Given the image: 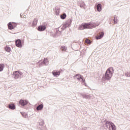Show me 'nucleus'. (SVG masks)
<instances>
[{
  "mask_svg": "<svg viewBox=\"0 0 130 130\" xmlns=\"http://www.w3.org/2000/svg\"><path fill=\"white\" fill-rule=\"evenodd\" d=\"M83 85H86V83H84L83 84Z\"/></svg>",
  "mask_w": 130,
  "mask_h": 130,
  "instance_id": "f704fd0d",
  "label": "nucleus"
},
{
  "mask_svg": "<svg viewBox=\"0 0 130 130\" xmlns=\"http://www.w3.org/2000/svg\"><path fill=\"white\" fill-rule=\"evenodd\" d=\"M61 49L62 51H66V50H67V47H66V46H62L61 47Z\"/></svg>",
  "mask_w": 130,
  "mask_h": 130,
  "instance_id": "cd10ccee",
  "label": "nucleus"
},
{
  "mask_svg": "<svg viewBox=\"0 0 130 130\" xmlns=\"http://www.w3.org/2000/svg\"><path fill=\"white\" fill-rule=\"evenodd\" d=\"M5 50L6 51H7V52H10L11 51V48L8 46H7L5 47Z\"/></svg>",
  "mask_w": 130,
  "mask_h": 130,
  "instance_id": "b1692460",
  "label": "nucleus"
},
{
  "mask_svg": "<svg viewBox=\"0 0 130 130\" xmlns=\"http://www.w3.org/2000/svg\"><path fill=\"white\" fill-rule=\"evenodd\" d=\"M4 68H5V64H0V72H3L4 71Z\"/></svg>",
  "mask_w": 130,
  "mask_h": 130,
  "instance_id": "5701e85b",
  "label": "nucleus"
},
{
  "mask_svg": "<svg viewBox=\"0 0 130 130\" xmlns=\"http://www.w3.org/2000/svg\"><path fill=\"white\" fill-rule=\"evenodd\" d=\"M82 130H89V128H87L86 127H84Z\"/></svg>",
  "mask_w": 130,
  "mask_h": 130,
  "instance_id": "2f4dec72",
  "label": "nucleus"
},
{
  "mask_svg": "<svg viewBox=\"0 0 130 130\" xmlns=\"http://www.w3.org/2000/svg\"><path fill=\"white\" fill-rule=\"evenodd\" d=\"M39 62H40V61H39V62H38V63H39Z\"/></svg>",
  "mask_w": 130,
  "mask_h": 130,
  "instance_id": "72a5a7b5",
  "label": "nucleus"
},
{
  "mask_svg": "<svg viewBox=\"0 0 130 130\" xmlns=\"http://www.w3.org/2000/svg\"><path fill=\"white\" fill-rule=\"evenodd\" d=\"M81 82L82 83H85V79L82 77V79H81Z\"/></svg>",
  "mask_w": 130,
  "mask_h": 130,
  "instance_id": "7c9ffc66",
  "label": "nucleus"
},
{
  "mask_svg": "<svg viewBox=\"0 0 130 130\" xmlns=\"http://www.w3.org/2000/svg\"><path fill=\"white\" fill-rule=\"evenodd\" d=\"M96 27V24H92V23L89 22L88 23H84L81 24L79 27V30H84V29H93Z\"/></svg>",
  "mask_w": 130,
  "mask_h": 130,
  "instance_id": "f03ea898",
  "label": "nucleus"
},
{
  "mask_svg": "<svg viewBox=\"0 0 130 130\" xmlns=\"http://www.w3.org/2000/svg\"><path fill=\"white\" fill-rule=\"evenodd\" d=\"M67 18V14L63 13L62 14L60 15V18L61 20H64Z\"/></svg>",
  "mask_w": 130,
  "mask_h": 130,
  "instance_id": "4be33fe9",
  "label": "nucleus"
},
{
  "mask_svg": "<svg viewBox=\"0 0 130 130\" xmlns=\"http://www.w3.org/2000/svg\"><path fill=\"white\" fill-rule=\"evenodd\" d=\"M19 103L21 106H25V105L28 104V101L24 100H20Z\"/></svg>",
  "mask_w": 130,
  "mask_h": 130,
  "instance_id": "1a4fd4ad",
  "label": "nucleus"
},
{
  "mask_svg": "<svg viewBox=\"0 0 130 130\" xmlns=\"http://www.w3.org/2000/svg\"><path fill=\"white\" fill-rule=\"evenodd\" d=\"M81 96L83 97V98H84L85 99H89V98H90V95L84 93L81 94Z\"/></svg>",
  "mask_w": 130,
  "mask_h": 130,
  "instance_id": "412c9836",
  "label": "nucleus"
},
{
  "mask_svg": "<svg viewBox=\"0 0 130 130\" xmlns=\"http://www.w3.org/2000/svg\"><path fill=\"white\" fill-rule=\"evenodd\" d=\"M114 24H117V19H116V16L114 17Z\"/></svg>",
  "mask_w": 130,
  "mask_h": 130,
  "instance_id": "c85d7f7f",
  "label": "nucleus"
},
{
  "mask_svg": "<svg viewBox=\"0 0 130 130\" xmlns=\"http://www.w3.org/2000/svg\"><path fill=\"white\" fill-rule=\"evenodd\" d=\"M20 113L22 115V116H23V117H24V118H27V114H26L25 113H24V112H20Z\"/></svg>",
  "mask_w": 130,
  "mask_h": 130,
  "instance_id": "393cba45",
  "label": "nucleus"
},
{
  "mask_svg": "<svg viewBox=\"0 0 130 130\" xmlns=\"http://www.w3.org/2000/svg\"><path fill=\"white\" fill-rule=\"evenodd\" d=\"M55 13L56 16H58V15H59V8L58 7H56L55 8Z\"/></svg>",
  "mask_w": 130,
  "mask_h": 130,
  "instance_id": "aec40b11",
  "label": "nucleus"
},
{
  "mask_svg": "<svg viewBox=\"0 0 130 130\" xmlns=\"http://www.w3.org/2000/svg\"><path fill=\"white\" fill-rule=\"evenodd\" d=\"M24 42L23 41H21L20 39H17L15 40V45L17 47H19V48H21L23 47L22 43Z\"/></svg>",
  "mask_w": 130,
  "mask_h": 130,
  "instance_id": "0eeeda50",
  "label": "nucleus"
},
{
  "mask_svg": "<svg viewBox=\"0 0 130 130\" xmlns=\"http://www.w3.org/2000/svg\"><path fill=\"white\" fill-rule=\"evenodd\" d=\"M85 43H87V44H91V41H90L89 39H86L85 41Z\"/></svg>",
  "mask_w": 130,
  "mask_h": 130,
  "instance_id": "a878e982",
  "label": "nucleus"
},
{
  "mask_svg": "<svg viewBox=\"0 0 130 130\" xmlns=\"http://www.w3.org/2000/svg\"><path fill=\"white\" fill-rule=\"evenodd\" d=\"M52 74L53 75V76H54V77H58V76H59V75H60V71H53L52 72Z\"/></svg>",
  "mask_w": 130,
  "mask_h": 130,
  "instance_id": "2eb2a0df",
  "label": "nucleus"
},
{
  "mask_svg": "<svg viewBox=\"0 0 130 130\" xmlns=\"http://www.w3.org/2000/svg\"><path fill=\"white\" fill-rule=\"evenodd\" d=\"M45 29H46V26L45 25H40L38 27V31H40V32L42 31H45Z\"/></svg>",
  "mask_w": 130,
  "mask_h": 130,
  "instance_id": "9b49d317",
  "label": "nucleus"
},
{
  "mask_svg": "<svg viewBox=\"0 0 130 130\" xmlns=\"http://www.w3.org/2000/svg\"><path fill=\"white\" fill-rule=\"evenodd\" d=\"M38 22V19L35 18L32 22V27L36 26V25H37Z\"/></svg>",
  "mask_w": 130,
  "mask_h": 130,
  "instance_id": "6ab92c4d",
  "label": "nucleus"
},
{
  "mask_svg": "<svg viewBox=\"0 0 130 130\" xmlns=\"http://www.w3.org/2000/svg\"><path fill=\"white\" fill-rule=\"evenodd\" d=\"M78 5L80 7V8H85L86 5H85V2L84 1H81L78 3Z\"/></svg>",
  "mask_w": 130,
  "mask_h": 130,
  "instance_id": "a211bd4d",
  "label": "nucleus"
},
{
  "mask_svg": "<svg viewBox=\"0 0 130 130\" xmlns=\"http://www.w3.org/2000/svg\"><path fill=\"white\" fill-rule=\"evenodd\" d=\"M104 36V32L101 31L100 32L98 36L95 37V39H96V40H99V39H101L102 38H103Z\"/></svg>",
  "mask_w": 130,
  "mask_h": 130,
  "instance_id": "9d476101",
  "label": "nucleus"
},
{
  "mask_svg": "<svg viewBox=\"0 0 130 130\" xmlns=\"http://www.w3.org/2000/svg\"><path fill=\"white\" fill-rule=\"evenodd\" d=\"M8 108L9 109H11L12 110H15L16 109V106L14 104H10L8 106Z\"/></svg>",
  "mask_w": 130,
  "mask_h": 130,
  "instance_id": "dca6fc26",
  "label": "nucleus"
},
{
  "mask_svg": "<svg viewBox=\"0 0 130 130\" xmlns=\"http://www.w3.org/2000/svg\"><path fill=\"white\" fill-rule=\"evenodd\" d=\"M8 28L9 30H13V29H15L16 27H17V23L15 22H9L8 24Z\"/></svg>",
  "mask_w": 130,
  "mask_h": 130,
  "instance_id": "423d86ee",
  "label": "nucleus"
},
{
  "mask_svg": "<svg viewBox=\"0 0 130 130\" xmlns=\"http://www.w3.org/2000/svg\"><path fill=\"white\" fill-rule=\"evenodd\" d=\"M39 124L41 126H43V125H44V121L42 120L41 122H39Z\"/></svg>",
  "mask_w": 130,
  "mask_h": 130,
  "instance_id": "bb28decb",
  "label": "nucleus"
},
{
  "mask_svg": "<svg viewBox=\"0 0 130 130\" xmlns=\"http://www.w3.org/2000/svg\"><path fill=\"white\" fill-rule=\"evenodd\" d=\"M112 72H113V68L110 67L109 69H107L106 71L105 76L103 77V80L104 81H106L107 80H110L111 78L112 77Z\"/></svg>",
  "mask_w": 130,
  "mask_h": 130,
  "instance_id": "f257e3e1",
  "label": "nucleus"
},
{
  "mask_svg": "<svg viewBox=\"0 0 130 130\" xmlns=\"http://www.w3.org/2000/svg\"><path fill=\"white\" fill-rule=\"evenodd\" d=\"M106 126L109 130H116V126L111 121H108L106 122Z\"/></svg>",
  "mask_w": 130,
  "mask_h": 130,
  "instance_id": "20e7f679",
  "label": "nucleus"
},
{
  "mask_svg": "<svg viewBox=\"0 0 130 130\" xmlns=\"http://www.w3.org/2000/svg\"><path fill=\"white\" fill-rule=\"evenodd\" d=\"M96 10L98 12H101L102 11V5L101 4H99L96 5Z\"/></svg>",
  "mask_w": 130,
  "mask_h": 130,
  "instance_id": "f3484780",
  "label": "nucleus"
},
{
  "mask_svg": "<svg viewBox=\"0 0 130 130\" xmlns=\"http://www.w3.org/2000/svg\"><path fill=\"white\" fill-rule=\"evenodd\" d=\"M74 79L76 78L78 81H81L83 78V76L81 74H76L74 76Z\"/></svg>",
  "mask_w": 130,
  "mask_h": 130,
  "instance_id": "ddd939ff",
  "label": "nucleus"
},
{
  "mask_svg": "<svg viewBox=\"0 0 130 130\" xmlns=\"http://www.w3.org/2000/svg\"><path fill=\"white\" fill-rule=\"evenodd\" d=\"M44 105L43 104H40L38 105V106L37 107L36 109L38 110V111H41L43 109Z\"/></svg>",
  "mask_w": 130,
  "mask_h": 130,
  "instance_id": "4468645a",
  "label": "nucleus"
},
{
  "mask_svg": "<svg viewBox=\"0 0 130 130\" xmlns=\"http://www.w3.org/2000/svg\"><path fill=\"white\" fill-rule=\"evenodd\" d=\"M49 63L48 59H47V58H45L43 61L39 64V68H41V67H42V64H44V66H48Z\"/></svg>",
  "mask_w": 130,
  "mask_h": 130,
  "instance_id": "6e6552de",
  "label": "nucleus"
},
{
  "mask_svg": "<svg viewBox=\"0 0 130 130\" xmlns=\"http://www.w3.org/2000/svg\"><path fill=\"white\" fill-rule=\"evenodd\" d=\"M24 77L23 73L20 71H15L12 74V78L15 80H18V79H22Z\"/></svg>",
  "mask_w": 130,
  "mask_h": 130,
  "instance_id": "7ed1b4c3",
  "label": "nucleus"
},
{
  "mask_svg": "<svg viewBox=\"0 0 130 130\" xmlns=\"http://www.w3.org/2000/svg\"><path fill=\"white\" fill-rule=\"evenodd\" d=\"M125 76H126V77H130V74L128 73H126L125 74Z\"/></svg>",
  "mask_w": 130,
  "mask_h": 130,
  "instance_id": "c756f323",
  "label": "nucleus"
},
{
  "mask_svg": "<svg viewBox=\"0 0 130 130\" xmlns=\"http://www.w3.org/2000/svg\"><path fill=\"white\" fill-rule=\"evenodd\" d=\"M72 22H73V19H69L67 21H66V23L63 25L62 27L60 28L62 31L63 30H66L68 27H71V25L72 24Z\"/></svg>",
  "mask_w": 130,
  "mask_h": 130,
  "instance_id": "39448f33",
  "label": "nucleus"
},
{
  "mask_svg": "<svg viewBox=\"0 0 130 130\" xmlns=\"http://www.w3.org/2000/svg\"><path fill=\"white\" fill-rule=\"evenodd\" d=\"M59 72H60V73H61L62 72V70H60Z\"/></svg>",
  "mask_w": 130,
  "mask_h": 130,
  "instance_id": "473e14b6",
  "label": "nucleus"
},
{
  "mask_svg": "<svg viewBox=\"0 0 130 130\" xmlns=\"http://www.w3.org/2000/svg\"><path fill=\"white\" fill-rule=\"evenodd\" d=\"M59 28L60 27H59L58 28H56L55 30V32L56 35H57L58 36H59V35H61V31H62V29H59Z\"/></svg>",
  "mask_w": 130,
  "mask_h": 130,
  "instance_id": "f8f14e48",
  "label": "nucleus"
}]
</instances>
